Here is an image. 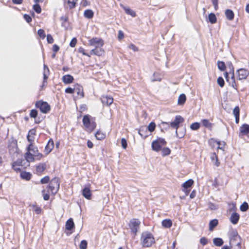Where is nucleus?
I'll list each match as a JSON object with an SVG mask.
<instances>
[{
    "instance_id": "nucleus-1",
    "label": "nucleus",
    "mask_w": 249,
    "mask_h": 249,
    "mask_svg": "<svg viewBox=\"0 0 249 249\" xmlns=\"http://www.w3.org/2000/svg\"><path fill=\"white\" fill-rule=\"evenodd\" d=\"M183 121L184 119L181 116L178 115L176 116L175 120L170 123V125H169V123L164 122H162L161 124L163 125H168L169 128L171 127L172 128L175 129L176 136L178 138H181L184 135V132L179 133H178V129L179 127V124L183 123Z\"/></svg>"
},
{
    "instance_id": "nucleus-2",
    "label": "nucleus",
    "mask_w": 249,
    "mask_h": 249,
    "mask_svg": "<svg viewBox=\"0 0 249 249\" xmlns=\"http://www.w3.org/2000/svg\"><path fill=\"white\" fill-rule=\"evenodd\" d=\"M141 242L143 247H151L155 243V238L151 233L148 231L143 232L141 237Z\"/></svg>"
},
{
    "instance_id": "nucleus-3",
    "label": "nucleus",
    "mask_w": 249,
    "mask_h": 249,
    "mask_svg": "<svg viewBox=\"0 0 249 249\" xmlns=\"http://www.w3.org/2000/svg\"><path fill=\"white\" fill-rule=\"evenodd\" d=\"M231 249H241L240 237L236 231H232L230 234Z\"/></svg>"
},
{
    "instance_id": "nucleus-4",
    "label": "nucleus",
    "mask_w": 249,
    "mask_h": 249,
    "mask_svg": "<svg viewBox=\"0 0 249 249\" xmlns=\"http://www.w3.org/2000/svg\"><path fill=\"white\" fill-rule=\"evenodd\" d=\"M59 185L58 178H53L50 182L48 192H50L53 195L56 194L59 188Z\"/></svg>"
},
{
    "instance_id": "nucleus-5",
    "label": "nucleus",
    "mask_w": 249,
    "mask_h": 249,
    "mask_svg": "<svg viewBox=\"0 0 249 249\" xmlns=\"http://www.w3.org/2000/svg\"><path fill=\"white\" fill-rule=\"evenodd\" d=\"M83 123L86 127L87 130L89 132L93 131L96 127L95 123L94 122H90L89 116L88 115H85L83 117Z\"/></svg>"
},
{
    "instance_id": "nucleus-6",
    "label": "nucleus",
    "mask_w": 249,
    "mask_h": 249,
    "mask_svg": "<svg viewBox=\"0 0 249 249\" xmlns=\"http://www.w3.org/2000/svg\"><path fill=\"white\" fill-rule=\"evenodd\" d=\"M166 143V142L164 139H158L152 142V148L153 150L158 152L161 150V147L165 145Z\"/></svg>"
},
{
    "instance_id": "nucleus-7",
    "label": "nucleus",
    "mask_w": 249,
    "mask_h": 249,
    "mask_svg": "<svg viewBox=\"0 0 249 249\" xmlns=\"http://www.w3.org/2000/svg\"><path fill=\"white\" fill-rule=\"evenodd\" d=\"M36 106L37 108H39L40 111L44 113H46L50 110V106L46 102L39 101L36 104Z\"/></svg>"
},
{
    "instance_id": "nucleus-8",
    "label": "nucleus",
    "mask_w": 249,
    "mask_h": 249,
    "mask_svg": "<svg viewBox=\"0 0 249 249\" xmlns=\"http://www.w3.org/2000/svg\"><path fill=\"white\" fill-rule=\"evenodd\" d=\"M89 45L95 48L102 47L104 44V40L100 38L93 37L89 40Z\"/></svg>"
},
{
    "instance_id": "nucleus-9",
    "label": "nucleus",
    "mask_w": 249,
    "mask_h": 249,
    "mask_svg": "<svg viewBox=\"0 0 249 249\" xmlns=\"http://www.w3.org/2000/svg\"><path fill=\"white\" fill-rule=\"evenodd\" d=\"M246 136L249 138V124H242L239 129V137L240 138H243Z\"/></svg>"
},
{
    "instance_id": "nucleus-10",
    "label": "nucleus",
    "mask_w": 249,
    "mask_h": 249,
    "mask_svg": "<svg viewBox=\"0 0 249 249\" xmlns=\"http://www.w3.org/2000/svg\"><path fill=\"white\" fill-rule=\"evenodd\" d=\"M237 77L238 80H242L246 79L249 75V71L245 69L241 68L236 71Z\"/></svg>"
},
{
    "instance_id": "nucleus-11",
    "label": "nucleus",
    "mask_w": 249,
    "mask_h": 249,
    "mask_svg": "<svg viewBox=\"0 0 249 249\" xmlns=\"http://www.w3.org/2000/svg\"><path fill=\"white\" fill-rule=\"evenodd\" d=\"M140 221L136 219H133L130 222L129 227L131 230V231L135 234H136L137 232L140 228Z\"/></svg>"
},
{
    "instance_id": "nucleus-12",
    "label": "nucleus",
    "mask_w": 249,
    "mask_h": 249,
    "mask_svg": "<svg viewBox=\"0 0 249 249\" xmlns=\"http://www.w3.org/2000/svg\"><path fill=\"white\" fill-rule=\"evenodd\" d=\"M27 150L28 151L32 153L36 157L37 160H40L43 157V155L41 153H38L37 147H34L32 143L29 145Z\"/></svg>"
},
{
    "instance_id": "nucleus-13",
    "label": "nucleus",
    "mask_w": 249,
    "mask_h": 249,
    "mask_svg": "<svg viewBox=\"0 0 249 249\" xmlns=\"http://www.w3.org/2000/svg\"><path fill=\"white\" fill-rule=\"evenodd\" d=\"M74 92H76L77 95L80 98H82L84 96L83 87L79 84H75L74 86Z\"/></svg>"
},
{
    "instance_id": "nucleus-14",
    "label": "nucleus",
    "mask_w": 249,
    "mask_h": 249,
    "mask_svg": "<svg viewBox=\"0 0 249 249\" xmlns=\"http://www.w3.org/2000/svg\"><path fill=\"white\" fill-rule=\"evenodd\" d=\"M101 101L103 104L107 106H109L112 104L113 102V98L110 96L103 95L101 98Z\"/></svg>"
},
{
    "instance_id": "nucleus-15",
    "label": "nucleus",
    "mask_w": 249,
    "mask_h": 249,
    "mask_svg": "<svg viewBox=\"0 0 249 249\" xmlns=\"http://www.w3.org/2000/svg\"><path fill=\"white\" fill-rule=\"evenodd\" d=\"M54 147V142L52 139H50L45 146L44 152L47 155L50 153Z\"/></svg>"
},
{
    "instance_id": "nucleus-16",
    "label": "nucleus",
    "mask_w": 249,
    "mask_h": 249,
    "mask_svg": "<svg viewBox=\"0 0 249 249\" xmlns=\"http://www.w3.org/2000/svg\"><path fill=\"white\" fill-rule=\"evenodd\" d=\"M49 74V68L46 65H44V71H43V81L42 87H43L45 83L47 82V80L48 79V75Z\"/></svg>"
},
{
    "instance_id": "nucleus-17",
    "label": "nucleus",
    "mask_w": 249,
    "mask_h": 249,
    "mask_svg": "<svg viewBox=\"0 0 249 249\" xmlns=\"http://www.w3.org/2000/svg\"><path fill=\"white\" fill-rule=\"evenodd\" d=\"M82 195L86 198L90 199L91 198V193L89 188L88 187H85L82 190Z\"/></svg>"
},
{
    "instance_id": "nucleus-18",
    "label": "nucleus",
    "mask_w": 249,
    "mask_h": 249,
    "mask_svg": "<svg viewBox=\"0 0 249 249\" xmlns=\"http://www.w3.org/2000/svg\"><path fill=\"white\" fill-rule=\"evenodd\" d=\"M73 77L70 74H67L63 76L62 81L64 83L69 84L72 83L73 81Z\"/></svg>"
},
{
    "instance_id": "nucleus-19",
    "label": "nucleus",
    "mask_w": 249,
    "mask_h": 249,
    "mask_svg": "<svg viewBox=\"0 0 249 249\" xmlns=\"http://www.w3.org/2000/svg\"><path fill=\"white\" fill-rule=\"evenodd\" d=\"M239 219V215L236 213H232L230 217V221L233 224L237 223Z\"/></svg>"
},
{
    "instance_id": "nucleus-20",
    "label": "nucleus",
    "mask_w": 249,
    "mask_h": 249,
    "mask_svg": "<svg viewBox=\"0 0 249 249\" xmlns=\"http://www.w3.org/2000/svg\"><path fill=\"white\" fill-rule=\"evenodd\" d=\"M211 159L213 163L216 166H219L220 162L218 161V158L215 153H213L211 155Z\"/></svg>"
},
{
    "instance_id": "nucleus-21",
    "label": "nucleus",
    "mask_w": 249,
    "mask_h": 249,
    "mask_svg": "<svg viewBox=\"0 0 249 249\" xmlns=\"http://www.w3.org/2000/svg\"><path fill=\"white\" fill-rule=\"evenodd\" d=\"M226 18L230 20H231L233 19L234 14L233 11L230 9H227L225 12Z\"/></svg>"
},
{
    "instance_id": "nucleus-22",
    "label": "nucleus",
    "mask_w": 249,
    "mask_h": 249,
    "mask_svg": "<svg viewBox=\"0 0 249 249\" xmlns=\"http://www.w3.org/2000/svg\"><path fill=\"white\" fill-rule=\"evenodd\" d=\"M66 229L68 230H71L74 227V224L72 218H70L66 222Z\"/></svg>"
},
{
    "instance_id": "nucleus-23",
    "label": "nucleus",
    "mask_w": 249,
    "mask_h": 249,
    "mask_svg": "<svg viewBox=\"0 0 249 249\" xmlns=\"http://www.w3.org/2000/svg\"><path fill=\"white\" fill-rule=\"evenodd\" d=\"M35 156L32 153L30 152V151H28L26 152L25 155V159L27 160L28 162H32L35 160Z\"/></svg>"
},
{
    "instance_id": "nucleus-24",
    "label": "nucleus",
    "mask_w": 249,
    "mask_h": 249,
    "mask_svg": "<svg viewBox=\"0 0 249 249\" xmlns=\"http://www.w3.org/2000/svg\"><path fill=\"white\" fill-rule=\"evenodd\" d=\"M218 220L216 219L212 220L209 222V230L212 231L214 228L218 225Z\"/></svg>"
},
{
    "instance_id": "nucleus-25",
    "label": "nucleus",
    "mask_w": 249,
    "mask_h": 249,
    "mask_svg": "<svg viewBox=\"0 0 249 249\" xmlns=\"http://www.w3.org/2000/svg\"><path fill=\"white\" fill-rule=\"evenodd\" d=\"M123 8L125 11V12L130 16H131L132 17H135L136 16V13L134 11L130 9V8L128 7H123Z\"/></svg>"
},
{
    "instance_id": "nucleus-26",
    "label": "nucleus",
    "mask_w": 249,
    "mask_h": 249,
    "mask_svg": "<svg viewBox=\"0 0 249 249\" xmlns=\"http://www.w3.org/2000/svg\"><path fill=\"white\" fill-rule=\"evenodd\" d=\"M162 225L166 228H169L172 225V222L170 219H165L162 221Z\"/></svg>"
},
{
    "instance_id": "nucleus-27",
    "label": "nucleus",
    "mask_w": 249,
    "mask_h": 249,
    "mask_svg": "<svg viewBox=\"0 0 249 249\" xmlns=\"http://www.w3.org/2000/svg\"><path fill=\"white\" fill-rule=\"evenodd\" d=\"M186 100V96L184 94H181L179 95L178 98V105H182L184 104Z\"/></svg>"
},
{
    "instance_id": "nucleus-28",
    "label": "nucleus",
    "mask_w": 249,
    "mask_h": 249,
    "mask_svg": "<svg viewBox=\"0 0 249 249\" xmlns=\"http://www.w3.org/2000/svg\"><path fill=\"white\" fill-rule=\"evenodd\" d=\"M32 175L29 172H22L20 173V177L22 178L28 180L30 179Z\"/></svg>"
},
{
    "instance_id": "nucleus-29",
    "label": "nucleus",
    "mask_w": 249,
    "mask_h": 249,
    "mask_svg": "<svg viewBox=\"0 0 249 249\" xmlns=\"http://www.w3.org/2000/svg\"><path fill=\"white\" fill-rule=\"evenodd\" d=\"M208 19L209 21L212 24H214L216 22V17L214 14L210 13L208 16Z\"/></svg>"
},
{
    "instance_id": "nucleus-30",
    "label": "nucleus",
    "mask_w": 249,
    "mask_h": 249,
    "mask_svg": "<svg viewBox=\"0 0 249 249\" xmlns=\"http://www.w3.org/2000/svg\"><path fill=\"white\" fill-rule=\"evenodd\" d=\"M94 54L98 56H102L104 54V50L101 47L94 48Z\"/></svg>"
},
{
    "instance_id": "nucleus-31",
    "label": "nucleus",
    "mask_w": 249,
    "mask_h": 249,
    "mask_svg": "<svg viewBox=\"0 0 249 249\" xmlns=\"http://www.w3.org/2000/svg\"><path fill=\"white\" fill-rule=\"evenodd\" d=\"M153 77L151 80L152 81H160L162 78V76L158 72L154 73Z\"/></svg>"
},
{
    "instance_id": "nucleus-32",
    "label": "nucleus",
    "mask_w": 249,
    "mask_h": 249,
    "mask_svg": "<svg viewBox=\"0 0 249 249\" xmlns=\"http://www.w3.org/2000/svg\"><path fill=\"white\" fill-rule=\"evenodd\" d=\"M213 244L218 247L221 246L223 244V241L221 238H215L213 240Z\"/></svg>"
},
{
    "instance_id": "nucleus-33",
    "label": "nucleus",
    "mask_w": 249,
    "mask_h": 249,
    "mask_svg": "<svg viewBox=\"0 0 249 249\" xmlns=\"http://www.w3.org/2000/svg\"><path fill=\"white\" fill-rule=\"evenodd\" d=\"M202 124L206 128H211L213 126V124L211 123L208 120L203 119L201 121Z\"/></svg>"
},
{
    "instance_id": "nucleus-34",
    "label": "nucleus",
    "mask_w": 249,
    "mask_h": 249,
    "mask_svg": "<svg viewBox=\"0 0 249 249\" xmlns=\"http://www.w3.org/2000/svg\"><path fill=\"white\" fill-rule=\"evenodd\" d=\"M84 16L88 18H91L93 16V12L91 10H86L84 12Z\"/></svg>"
},
{
    "instance_id": "nucleus-35",
    "label": "nucleus",
    "mask_w": 249,
    "mask_h": 249,
    "mask_svg": "<svg viewBox=\"0 0 249 249\" xmlns=\"http://www.w3.org/2000/svg\"><path fill=\"white\" fill-rule=\"evenodd\" d=\"M46 168V164L45 163L39 164L36 166V171L38 173L42 172Z\"/></svg>"
},
{
    "instance_id": "nucleus-36",
    "label": "nucleus",
    "mask_w": 249,
    "mask_h": 249,
    "mask_svg": "<svg viewBox=\"0 0 249 249\" xmlns=\"http://www.w3.org/2000/svg\"><path fill=\"white\" fill-rule=\"evenodd\" d=\"M194 181L190 179L185 181L183 184L182 187L184 188L188 189L193 184Z\"/></svg>"
},
{
    "instance_id": "nucleus-37",
    "label": "nucleus",
    "mask_w": 249,
    "mask_h": 249,
    "mask_svg": "<svg viewBox=\"0 0 249 249\" xmlns=\"http://www.w3.org/2000/svg\"><path fill=\"white\" fill-rule=\"evenodd\" d=\"M217 67L219 70L224 71L225 70L226 66L225 63L223 61H218L217 62Z\"/></svg>"
},
{
    "instance_id": "nucleus-38",
    "label": "nucleus",
    "mask_w": 249,
    "mask_h": 249,
    "mask_svg": "<svg viewBox=\"0 0 249 249\" xmlns=\"http://www.w3.org/2000/svg\"><path fill=\"white\" fill-rule=\"evenodd\" d=\"M156 127V124L154 122H151L147 127H145V130H148L149 132H152L154 131Z\"/></svg>"
},
{
    "instance_id": "nucleus-39",
    "label": "nucleus",
    "mask_w": 249,
    "mask_h": 249,
    "mask_svg": "<svg viewBox=\"0 0 249 249\" xmlns=\"http://www.w3.org/2000/svg\"><path fill=\"white\" fill-rule=\"evenodd\" d=\"M31 207L32 208V210L34 211L36 214H39L41 213L42 210L40 207L36 205H32L31 206Z\"/></svg>"
},
{
    "instance_id": "nucleus-40",
    "label": "nucleus",
    "mask_w": 249,
    "mask_h": 249,
    "mask_svg": "<svg viewBox=\"0 0 249 249\" xmlns=\"http://www.w3.org/2000/svg\"><path fill=\"white\" fill-rule=\"evenodd\" d=\"M161 150L162 156L169 155L171 153V150L168 147H164Z\"/></svg>"
},
{
    "instance_id": "nucleus-41",
    "label": "nucleus",
    "mask_w": 249,
    "mask_h": 249,
    "mask_svg": "<svg viewBox=\"0 0 249 249\" xmlns=\"http://www.w3.org/2000/svg\"><path fill=\"white\" fill-rule=\"evenodd\" d=\"M146 131L145 130V127H141L139 130V134L141 135V136L143 138H145L147 137V134H144V131Z\"/></svg>"
},
{
    "instance_id": "nucleus-42",
    "label": "nucleus",
    "mask_w": 249,
    "mask_h": 249,
    "mask_svg": "<svg viewBox=\"0 0 249 249\" xmlns=\"http://www.w3.org/2000/svg\"><path fill=\"white\" fill-rule=\"evenodd\" d=\"M21 162L20 161H17L14 162L13 164V169L17 171H19L20 170L19 166H20V163Z\"/></svg>"
},
{
    "instance_id": "nucleus-43",
    "label": "nucleus",
    "mask_w": 249,
    "mask_h": 249,
    "mask_svg": "<svg viewBox=\"0 0 249 249\" xmlns=\"http://www.w3.org/2000/svg\"><path fill=\"white\" fill-rule=\"evenodd\" d=\"M96 138L99 140H102L105 138V135L100 131L97 132L95 135Z\"/></svg>"
},
{
    "instance_id": "nucleus-44",
    "label": "nucleus",
    "mask_w": 249,
    "mask_h": 249,
    "mask_svg": "<svg viewBox=\"0 0 249 249\" xmlns=\"http://www.w3.org/2000/svg\"><path fill=\"white\" fill-rule=\"evenodd\" d=\"M230 74H231V85H232V87L235 89H237L236 88V83H235V76H234V71H232V73H229Z\"/></svg>"
},
{
    "instance_id": "nucleus-45",
    "label": "nucleus",
    "mask_w": 249,
    "mask_h": 249,
    "mask_svg": "<svg viewBox=\"0 0 249 249\" xmlns=\"http://www.w3.org/2000/svg\"><path fill=\"white\" fill-rule=\"evenodd\" d=\"M240 210L242 212H246L249 209V205L248 204L245 202H244L240 207Z\"/></svg>"
},
{
    "instance_id": "nucleus-46",
    "label": "nucleus",
    "mask_w": 249,
    "mask_h": 249,
    "mask_svg": "<svg viewBox=\"0 0 249 249\" xmlns=\"http://www.w3.org/2000/svg\"><path fill=\"white\" fill-rule=\"evenodd\" d=\"M199 127L200 124L197 122L193 123L190 126L191 129L194 130H197L199 128Z\"/></svg>"
},
{
    "instance_id": "nucleus-47",
    "label": "nucleus",
    "mask_w": 249,
    "mask_h": 249,
    "mask_svg": "<svg viewBox=\"0 0 249 249\" xmlns=\"http://www.w3.org/2000/svg\"><path fill=\"white\" fill-rule=\"evenodd\" d=\"M226 66L229 69V73H232V71H234V67L231 62H227Z\"/></svg>"
},
{
    "instance_id": "nucleus-48",
    "label": "nucleus",
    "mask_w": 249,
    "mask_h": 249,
    "mask_svg": "<svg viewBox=\"0 0 249 249\" xmlns=\"http://www.w3.org/2000/svg\"><path fill=\"white\" fill-rule=\"evenodd\" d=\"M78 0H68V3L70 8H73L75 6V4Z\"/></svg>"
},
{
    "instance_id": "nucleus-49",
    "label": "nucleus",
    "mask_w": 249,
    "mask_h": 249,
    "mask_svg": "<svg viewBox=\"0 0 249 249\" xmlns=\"http://www.w3.org/2000/svg\"><path fill=\"white\" fill-rule=\"evenodd\" d=\"M79 248L80 249H86L87 248V242L85 240H82L80 243Z\"/></svg>"
},
{
    "instance_id": "nucleus-50",
    "label": "nucleus",
    "mask_w": 249,
    "mask_h": 249,
    "mask_svg": "<svg viewBox=\"0 0 249 249\" xmlns=\"http://www.w3.org/2000/svg\"><path fill=\"white\" fill-rule=\"evenodd\" d=\"M34 10L38 14L40 13L41 12V8L38 4H36L33 6Z\"/></svg>"
},
{
    "instance_id": "nucleus-51",
    "label": "nucleus",
    "mask_w": 249,
    "mask_h": 249,
    "mask_svg": "<svg viewBox=\"0 0 249 249\" xmlns=\"http://www.w3.org/2000/svg\"><path fill=\"white\" fill-rule=\"evenodd\" d=\"M217 83L221 87H223L224 86V81L222 77H219L217 80Z\"/></svg>"
},
{
    "instance_id": "nucleus-52",
    "label": "nucleus",
    "mask_w": 249,
    "mask_h": 249,
    "mask_svg": "<svg viewBox=\"0 0 249 249\" xmlns=\"http://www.w3.org/2000/svg\"><path fill=\"white\" fill-rule=\"evenodd\" d=\"M37 34L40 37H42V38H45V32L43 30H42V29L38 30V32H37Z\"/></svg>"
},
{
    "instance_id": "nucleus-53",
    "label": "nucleus",
    "mask_w": 249,
    "mask_h": 249,
    "mask_svg": "<svg viewBox=\"0 0 249 249\" xmlns=\"http://www.w3.org/2000/svg\"><path fill=\"white\" fill-rule=\"evenodd\" d=\"M30 115L31 117L36 118L37 115V111L35 109H32L31 110Z\"/></svg>"
},
{
    "instance_id": "nucleus-54",
    "label": "nucleus",
    "mask_w": 249,
    "mask_h": 249,
    "mask_svg": "<svg viewBox=\"0 0 249 249\" xmlns=\"http://www.w3.org/2000/svg\"><path fill=\"white\" fill-rule=\"evenodd\" d=\"M233 113L235 116H239L240 111H239V108L237 106V107H235V108H234V109L233 110Z\"/></svg>"
},
{
    "instance_id": "nucleus-55",
    "label": "nucleus",
    "mask_w": 249,
    "mask_h": 249,
    "mask_svg": "<svg viewBox=\"0 0 249 249\" xmlns=\"http://www.w3.org/2000/svg\"><path fill=\"white\" fill-rule=\"evenodd\" d=\"M65 91L67 93H70V94L73 93L74 92V87L73 88H71V87L67 88V89H66Z\"/></svg>"
},
{
    "instance_id": "nucleus-56",
    "label": "nucleus",
    "mask_w": 249,
    "mask_h": 249,
    "mask_svg": "<svg viewBox=\"0 0 249 249\" xmlns=\"http://www.w3.org/2000/svg\"><path fill=\"white\" fill-rule=\"evenodd\" d=\"M76 43H77V39L75 37H74L71 40V41L70 43V46L71 47H74L75 46Z\"/></svg>"
},
{
    "instance_id": "nucleus-57",
    "label": "nucleus",
    "mask_w": 249,
    "mask_h": 249,
    "mask_svg": "<svg viewBox=\"0 0 249 249\" xmlns=\"http://www.w3.org/2000/svg\"><path fill=\"white\" fill-rule=\"evenodd\" d=\"M50 178L48 176H45L41 179V182L42 184H45L49 181Z\"/></svg>"
},
{
    "instance_id": "nucleus-58",
    "label": "nucleus",
    "mask_w": 249,
    "mask_h": 249,
    "mask_svg": "<svg viewBox=\"0 0 249 249\" xmlns=\"http://www.w3.org/2000/svg\"><path fill=\"white\" fill-rule=\"evenodd\" d=\"M45 192L46 191L44 190L42 191V195L43 196V199L45 200H48L49 199L50 196H49V195L48 194H46L45 193Z\"/></svg>"
},
{
    "instance_id": "nucleus-59",
    "label": "nucleus",
    "mask_w": 249,
    "mask_h": 249,
    "mask_svg": "<svg viewBox=\"0 0 249 249\" xmlns=\"http://www.w3.org/2000/svg\"><path fill=\"white\" fill-rule=\"evenodd\" d=\"M121 144L123 148L126 149L127 147V142L125 139L122 138L121 139Z\"/></svg>"
},
{
    "instance_id": "nucleus-60",
    "label": "nucleus",
    "mask_w": 249,
    "mask_h": 249,
    "mask_svg": "<svg viewBox=\"0 0 249 249\" xmlns=\"http://www.w3.org/2000/svg\"><path fill=\"white\" fill-rule=\"evenodd\" d=\"M217 144L218 145V149L223 150V147L225 145V142H217Z\"/></svg>"
},
{
    "instance_id": "nucleus-61",
    "label": "nucleus",
    "mask_w": 249,
    "mask_h": 249,
    "mask_svg": "<svg viewBox=\"0 0 249 249\" xmlns=\"http://www.w3.org/2000/svg\"><path fill=\"white\" fill-rule=\"evenodd\" d=\"M78 52L82 53L84 55L90 57V55H89L88 53H86L84 49L82 47H80L78 49Z\"/></svg>"
},
{
    "instance_id": "nucleus-62",
    "label": "nucleus",
    "mask_w": 249,
    "mask_h": 249,
    "mask_svg": "<svg viewBox=\"0 0 249 249\" xmlns=\"http://www.w3.org/2000/svg\"><path fill=\"white\" fill-rule=\"evenodd\" d=\"M47 40L49 43H53V38L51 35L47 36Z\"/></svg>"
},
{
    "instance_id": "nucleus-63",
    "label": "nucleus",
    "mask_w": 249,
    "mask_h": 249,
    "mask_svg": "<svg viewBox=\"0 0 249 249\" xmlns=\"http://www.w3.org/2000/svg\"><path fill=\"white\" fill-rule=\"evenodd\" d=\"M128 47L129 49L133 50L134 52H137L138 51V48L133 44H130L128 46Z\"/></svg>"
},
{
    "instance_id": "nucleus-64",
    "label": "nucleus",
    "mask_w": 249,
    "mask_h": 249,
    "mask_svg": "<svg viewBox=\"0 0 249 249\" xmlns=\"http://www.w3.org/2000/svg\"><path fill=\"white\" fill-rule=\"evenodd\" d=\"M200 243L203 246L206 245L208 243L207 239L205 237H202L200 239Z\"/></svg>"
}]
</instances>
